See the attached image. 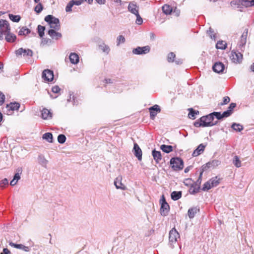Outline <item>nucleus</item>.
<instances>
[{"label": "nucleus", "mask_w": 254, "mask_h": 254, "mask_svg": "<svg viewBox=\"0 0 254 254\" xmlns=\"http://www.w3.org/2000/svg\"><path fill=\"white\" fill-rule=\"evenodd\" d=\"M69 58L70 62L73 64H76L79 62V56L75 53H71Z\"/></svg>", "instance_id": "obj_25"}, {"label": "nucleus", "mask_w": 254, "mask_h": 254, "mask_svg": "<svg viewBox=\"0 0 254 254\" xmlns=\"http://www.w3.org/2000/svg\"><path fill=\"white\" fill-rule=\"evenodd\" d=\"M45 30V27L44 26L39 25L37 27L38 33L39 35V36L42 38L44 35V31Z\"/></svg>", "instance_id": "obj_39"}, {"label": "nucleus", "mask_w": 254, "mask_h": 254, "mask_svg": "<svg viewBox=\"0 0 254 254\" xmlns=\"http://www.w3.org/2000/svg\"><path fill=\"white\" fill-rule=\"evenodd\" d=\"M221 163V162L218 160H213L211 161H209L208 163H206L205 165L202 166L201 169H202L203 171H205L207 170L208 169H213L218 166H219Z\"/></svg>", "instance_id": "obj_7"}, {"label": "nucleus", "mask_w": 254, "mask_h": 254, "mask_svg": "<svg viewBox=\"0 0 254 254\" xmlns=\"http://www.w3.org/2000/svg\"><path fill=\"white\" fill-rule=\"evenodd\" d=\"M16 55L17 56H21L22 54L23 56H27L32 57L33 55V52L30 49H24L22 48H19L16 51Z\"/></svg>", "instance_id": "obj_13"}, {"label": "nucleus", "mask_w": 254, "mask_h": 254, "mask_svg": "<svg viewBox=\"0 0 254 254\" xmlns=\"http://www.w3.org/2000/svg\"><path fill=\"white\" fill-rule=\"evenodd\" d=\"M203 123L201 122L200 120L197 121L194 123V126L196 127H203Z\"/></svg>", "instance_id": "obj_55"}, {"label": "nucleus", "mask_w": 254, "mask_h": 254, "mask_svg": "<svg viewBox=\"0 0 254 254\" xmlns=\"http://www.w3.org/2000/svg\"><path fill=\"white\" fill-rule=\"evenodd\" d=\"M42 77L46 82L52 81L54 78L53 71L50 69H45L42 72Z\"/></svg>", "instance_id": "obj_8"}, {"label": "nucleus", "mask_w": 254, "mask_h": 254, "mask_svg": "<svg viewBox=\"0 0 254 254\" xmlns=\"http://www.w3.org/2000/svg\"><path fill=\"white\" fill-rule=\"evenodd\" d=\"M209 183H210L211 187L212 188L216 187L220 183V179L218 178L217 177H215L211 178L209 180Z\"/></svg>", "instance_id": "obj_33"}, {"label": "nucleus", "mask_w": 254, "mask_h": 254, "mask_svg": "<svg viewBox=\"0 0 254 254\" xmlns=\"http://www.w3.org/2000/svg\"><path fill=\"white\" fill-rule=\"evenodd\" d=\"M122 176H119L116 178L114 181V185L117 189H121L122 190H126L127 187L122 182Z\"/></svg>", "instance_id": "obj_12"}, {"label": "nucleus", "mask_w": 254, "mask_h": 254, "mask_svg": "<svg viewBox=\"0 0 254 254\" xmlns=\"http://www.w3.org/2000/svg\"><path fill=\"white\" fill-rule=\"evenodd\" d=\"M173 12L175 14L176 16H178L180 15V11L179 9L175 7V8L174 9Z\"/></svg>", "instance_id": "obj_59"}, {"label": "nucleus", "mask_w": 254, "mask_h": 254, "mask_svg": "<svg viewBox=\"0 0 254 254\" xmlns=\"http://www.w3.org/2000/svg\"><path fill=\"white\" fill-rule=\"evenodd\" d=\"M99 4H104L105 3L106 0H95Z\"/></svg>", "instance_id": "obj_60"}, {"label": "nucleus", "mask_w": 254, "mask_h": 254, "mask_svg": "<svg viewBox=\"0 0 254 254\" xmlns=\"http://www.w3.org/2000/svg\"><path fill=\"white\" fill-rule=\"evenodd\" d=\"M177 64H181L183 63V60L181 59H178L174 61Z\"/></svg>", "instance_id": "obj_62"}, {"label": "nucleus", "mask_w": 254, "mask_h": 254, "mask_svg": "<svg viewBox=\"0 0 254 254\" xmlns=\"http://www.w3.org/2000/svg\"><path fill=\"white\" fill-rule=\"evenodd\" d=\"M150 50V47L148 46H146L142 47H137V48L133 49L132 53L134 55L145 54L149 53Z\"/></svg>", "instance_id": "obj_9"}, {"label": "nucleus", "mask_w": 254, "mask_h": 254, "mask_svg": "<svg viewBox=\"0 0 254 254\" xmlns=\"http://www.w3.org/2000/svg\"><path fill=\"white\" fill-rule=\"evenodd\" d=\"M17 183V181L14 180L13 179L10 181V185L12 186L15 185Z\"/></svg>", "instance_id": "obj_61"}, {"label": "nucleus", "mask_w": 254, "mask_h": 254, "mask_svg": "<svg viewBox=\"0 0 254 254\" xmlns=\"http://www.w3.org/2000/svg\"><path fill=\"white\" fill-rule=\"evenodd\" d=\"M56 29H50L48 31V34L53 39L58 40L62 38V35L61 33L56 31Z\"/></svg>", "instance_id": "obj_16"}, {"label": "nucleus", "mask_w": 254, "mask_h": 254, "mask_svg": "<svg viewBox=\"0 0 254 254\" xmlns=\"http://www.w3.org/2000/svg\"><path fill=\"white\" fill-rule=\"evenodd\" d=\"M0 21H2L5 22H3V24L5 26L7 27L6 29L4 30L3 32L1 33V37L2 38L0 39V40H2L3 39V35H5V39L6 41L8 42H14L16 39V36L10 33V27L9 24V23L7 21L4 19H0Z\"/></svg>", "instance_id": "obj_1"}, {"label": "nucleus", "mask_w": 254, "mask_h": 254, "mask_svg": "<svg viewBox=\"0 0 254 254\" xmlns=\"http://www.w3.org/2000/svg\"><path fill=\"white\" fill-rule=\"evenodd\" d=\"M213 69L217 73H222L225 69L224 64L221 62L216 63L213 66Z\"/></svg>", "instance_id": "obj_14"}, {"label": "nucleus", "mask_w": 254, "mask_h": 254, "mask_svg": "<svg viewBox=\"0 0 254 254\" xmlns=\"http://www.w3.org/2000/svg\"><path fill=\"white\" fill-rule=\"evenodd\" d=\"M38 163L45 168H47V164L48 161L46 159L44 156L42 154H40L38 157Z\"/></svg>", "instance_id": "obj_19"}, {"label": "nucleus", "mask_w": 254, "mask_h": 254, "mask_svg": "<svg viewBox=\"0 0 254 254\" xmlns=\"http://www.w3.org/2000/svg\"><path fill=\"white\" fill-rule=\"evenodd\" d=\"M213 117V119L215 117L217 120H221L224 118H227V117L224 115V112L221 114L220 112H214L211 113Z\"/></svg>", "instance_id": "obj_35"}, {"label": "nucleus", "mask_w": 254, "mask_h": 254, "mask_svg": "<svg viewBox=\"0 0 254 254\" xmlns=\"http://www.w3.org/2000/svg\"><path fill=\"white\" fill-rule=\"evenodd\" d=\"M232 62L235 64H240L243 60V55L238 52L232 51L229 55Z\"/></svg>", "instance_id": "obj_5"}, {"label": "nucleus", "mask_w": 254, "mask_h": 254, "mask_svg": "<svg viewBox=\"0 0 254 254\" xmlns=\"http://www.w3.org/2000/svg\"><path fill=\"white\" fill-rule=\"evenodd\" d=\"M199 211V207L196 206L190 208L188 212V216L190 219L193 218L195 214Z\"/></svg>", "instance_id": "obj_21"}, {"label": "nucleus", "mask_w": 254, "mask_h": 254, "mask_svg": "<svg viewBox=\"0 0 254 254\" xmlns=\"http://www.w3.org/2000/svg\"><path fill=\"white\" fill-rule=\"evenodd\" d=\"M20 107V104L18 102L10 103L9 105H7L6 108L12 111L18 110Z\"/></svg>", "instance_id": "obj_26"}, {"label": "nucleus", "mask_w": 254, "mask_h": 254, "mask_svg": "<svg viewBox=\"0 0 254 254\" xmlns=\"http://www.w3.org/2000/svg\"><path fill=\"white\" fill-rule=\"evenodd\" d=\"M135 16H136V19L135 21L136 24L138 25H141L143 22L142 18L141 17L139 13L135 15Z\"/></svg>", "instance_id": "obj_51"}, {"label": "nucleus", "mask_w": 254, "mask_h": 254, "mask_svg": "<svg viewBox=\"0 0 254 254\" xmlns=\"http://www.w3.org/2000/svg\"><path fill=\"white\" fill-rule=\"evenodd\" d=\"M236 103H231L229 105V107H228V109L227 111L224 112V115L227 116V117L230 116L233 113V109L236 107Z\"/></svg>", "instance_id": "obj_24"}, {"label": "nucleus", "mask_w": 254, "mask_h": 254, "mask_svg": "<svg viewBox=\"0 0 254 254\" xmlns=\"http://www.w3.org/2000/svg\"><path fill=\"white\" fill-rule=\"evenodd\" d=\"M9 17L11 21L15 22H19L21 18L19 15H15L12 14H9Z\"/></svg>", "instance_id": "obj_41"}, {"label": "nucleus", "mask_w": 254, "mask_h": 254, "mask_svg": "<svg viewBox=\"0 0 254 254\" xmlns=\"http://www.w3.org/2000/svg\"><path fill=\"white\" fill-rule=\"evenodd\" d=\"M9 245L15 248L18 249H21L23 250L25 252H29L30 251V249L28 247L25 246L22 244H16L13 242H10L9 243Z\"/></svg>", "instance_id": "obj_23"}, {"label": "nucleus", "mask_w": 254, "mask_h": 254, "mask_svg": "<svg viewBox=\"0 0 254 254\" xmlns=\"http://www.w3.org/2000/svg\"><path fill=\"white\" fill-rule=\"evenodd\" d=\"M230 101V98L228 96H225L223 98V101L222 102H221L220 104H219V105L220 106H223V105H226V104H228V103H229Z\"/></svg>", "instance_id": "obj_50"}, {"label": "nucleus", "mask_w": 254, "mask_h": 254, "mask_svg": "<svg viewBox=\"0 0 254 254\" xmlns=\"http://www.w3.org/2000/svg\"><path fill=\"white\" fill-rule=\"evenodd\" d=\"M203 172L204 171H203V170H202L201 171L200 173V174L199 175V177H198L197 180L196 181V183L197 184H198V185H200V183H201V180H202V174H203Z\"/></svg>", "instance_id": "obj_57"}, {"label": "nucleus", "mask_w": 254, "mask_h": 254, "mask_svg": "<svg viewBox=\"0 0 254 254\" xmlns=\"http://www.w3.org/2000/svg\"><path fill=\"white\" fill-rule=\"evenodd\" d=\"M152 155L153 156V159L155 161L156 164H158L160 163L161 160H162V155L160 151H156L155 149H154L152 151Z\"/></svg>", "instance_id": "obj_17"}, {"label": "nucleus", "mask_w": 254, "mask_h": 254, "mask_svg": "<svg viewBox=\"0 0 254 254\" xmlns=\"http://www.w3.org/2000/svg\"><path fill=\"white\" fill-rule=\"evenodd\" d=\"M30 32V30L26 27H23L18 32L19 35H26Z\"/></svg>", "instance_id": "obj_38"}, {"label": "nucleus", "mask_w": 254, "mask_h": 254, "mask_svg": "<svg viewBox=\"0 0 254 254\" xmlns=\"http://www.w3.org/2000/svg\"><path fill=\"white\" fill-rule=\"evenodd\" d=\"M8 181L7 179H4L0 182V188H3L5 186L8 185Z\"/></svg>", "instance_id": "obj_52"}, {"label": "nucleus", "mask_w": 254, "mask_h": 254, "mask_svg": "<svg viewBox=\"0 0 254 254\" xmlns=\"http://www.w3.org/2000/svg\"><path fill=\"white\" fill-rule=\"evenodd\" d=\"M43 138L48 142H53V135L51 132H46L43 135Z\"/></svg>", "instance_id": "obj_34"}, {"label": "nucleus", "mask_w": 254, "mask_h": 254, "mask_svg": "<svg viewBox=\"0 0 254 254\" xmlns=\"http://www.w3.org/2000/svg\"><path fill=\"white\" fill-rule=\"evenodd\" d=\"M160 149L163 152L166 153H169L173 151V146L171 145L162 144L160 146Z\"/></svg>", "instance_id": "obj_31"}, {"label": "nucleus", "mask_w": 254, "mask_h": 254, "mask_svg": "<svg viewBox=\"0 0 254 254\" xmlns=\"http://www.w3.org/2000/svg\"><path fill=\"white\" fill-rule=\"evenodd\" d=\"M163 12L166 15H169L173 12L172 7L169 4H164L162 7Z\"/></svg>", "instance_id": "obj_27"}, {"label": "nucleus", "mask_w": 254, "mask_h": 254, "mask_svg": "<svg viewBox=\"0 0 254 254\" xmlns=\"http://www.w3.org/2000/svg\"><path fill=\"white\" fill-rule=\"evenodd\" d=\"M117 45L119 46L121 43H124L125 42V38L122 36L120 35L117 37Z\"/></svg>", "instance_id": "obj_48"}, {"label": "nucleus", "mask_w": 254, "mask_h": 254, "mask_svg": "<svg viewBox=\"0 0 254 254\" xmlns=\"http://www.w3.org/2000/svg\"><path fill=\"white\" fill-rule=\"evenodd\" d=\"M52 117V113L50 110L47 109H43L41 111V117L44 120L51 119Z\"/></svg>", "instance_id": "obj_22"}, {"label": "nucleus", "mask_w": 254, "mask_h": 254, "mask_svg": "<svg viewBox=\"0 0 254 254\" xmlns=\"http://www.w3.org/2000/svg\"><path fill=\"white\" fill-rule=\"evenodd\" d=\"M190 112L189 113V117L190 119H194L195 118V116L196 114H198V111H195L193 110L192 108H190L189 109Z\"/></svg>", "instance_id": "obj_42"}, {"label": "nucleus", "mask_w": 254, "mask_h": 254, "mask_svg": "<svg viewBox=\"0 0 254 254\" xmlns=\"http://www.w3.org/2000/svg\"><path fill=\"white\" fill-rule=\"evenodd\" d=\"M227 47V43L224 41H219L216 44V48L218 49L224 50Z\"/></svg>", "instance_id": "obj_32"}, {"label": "nucleus", "mask_w": 254, "mask_h": 254, "mask_svg": "<svg viewBox=\"0 0 254 254\" xmlns=\"http://www.w3.org/2000/svg\"><path fill=\"white\" fill-rule=\"evenodd\" d=\"M1 254H11L10 252L6 248H4L3 250V252Z\"/></svg>", "instance_id": "obj_58"}, {"label": "nucleus", "mask_w": 254, "mask_h": 254, "mask_svg": "<svg viewBox=\"0 0 254 254\" xmlns=\"http://www.w3.org/2000/svg\"><path fill=\"white\" fill-rule=\"evenodd\" d=\"M175 54L173 53V52H171L170 53H169L168 55V57H167V60L168 61V62H170V63H172V62H174L175 61Z\"/></svg>", "instance_id": "obj_44"}, {"label": "nucleus", "mask_w": 254, "mask_h": 254, "mask_svg": "<svg viewBox=\"0 0 254 254\" xmlns=\"http://www.w3.org/2000/svg\"><path fill=\"white\" fill-rule=\"evenodd\" d=\"M72 2H73V1L70 0L67 4L65 7V10L66 12H70L72 11L71 8L73 6V3Z\"/></svg>", "instance_id": "obj_49"}, {"label": "nucleus", "mask_w": 254, "mask_h": 254, "mask_svg": "<svg viewBox=\"0 0 254 254\" xmlns=\"http://www.w3.org/2000/svg\"><path fill=\"white\" fill-rule=\"evenodd\" d=\"M170 164L174 171H178L183 169L184 162L182 159L179 157L172 158L170 160Z\"/></svg>", "instance_id": "obj_3"}, {"label": "nucleus", "mask_w": 254, "mask_h": 254, "mask_svg": "<svg viewBox=\"0 0 254 254\" xmlns=\"http://www.w3.org/2000/svg\"><path fill=\"white\" fill-rule=\"evenodd\" d=\"M161 200L162 201V202L160 208V213L161 215L165 216L168 214L170 207L169 204L166 201L164 196L163 195L162 196V199Z\"/></svg>", "instance_id": "obj_6"}, {"label": "nucleus", "mask_w": 254, "mask_h": 254, "mask_svg": "<svg viewBox=\"0 0 254 254\" xmlns=\"http://www.w3.org/2000/svg\"><path fill=\"white\" fill-rule=\"evenodd\" d=\"M66 140V137L64 134H60L58 136V141L60 143L63 144Z\"/></svg>", "instance_id": "obj_46"}, {"label": "nucleus", "mask_w": 254, "mask_h": 254, "mask_svg": "<svg viewBox=\"0 0 254 254\" xmlns=\"http://www.w3.org/2000/svg\"><path fill=\"white\" fill-rule=\"evenodd\" d=\"M71 1H73V2H72L73 5H79L83 3L84 0H72Z\"/></svg>", "instance_id": "obj_56"}, {"label": "nucleus", "mask_w": 254, "mask_h": 254, "mask_svg": "<svg viewBox=\"0 0 254 254\" xmlns=\"http://www.w3.org/2000/svg\"><path fill=\"white\" fill-rule=\"evenodd\" d=\"M231 127L235 131H242L244 127L243 126L240 125V124H237V123H233L232 126Z\"/></svg>", "instance_id": "obj_36"}, {"label": "nucleus", "mask_w": 254, "mask_h": 254, "mask_svg": "<svg viewBox=\"0 0 254 254\" xmlns=\"http://www.w3.org/2000/svg\"><path fill=\"white\" fill-rule=\"evenodd\" d=\"M205 148V145L203 144H199L197 147L193 151L192 153V156L193 157H196L202 153L204 150Z\"/></svg>", "instance_id": "obj_18"}, {"label": "nucleus", "mask_w": 254, "mask_h": 254, "mask_svg": "<svg viewBox=\"0 0 254 254\" xmlns=\"http://www.w3.org/2000/svg\"><path fill=\"white\" fill-rule=\"evenodd\" d=\"M43 7L41 3H38L34 7L35 11L37 13H40L43 10Z\"/></svg>", "instance_id": "obj_43"}, {"label": "nucleus", "mask_w": 254, "mask_h": 254, "mask_svg": "<svg viewBox=\"0 0 254 254\" xmlns=\"http://www.w3.org/2000/svg\"><path fill=\"white\" fill-rule=\"evenodd\" d=\"M233 162L237 168H239L241 166V162L237 156L234 157Z\"/></svg>", "instance_id": "obj_40"}, {"label": "nucleus", "mask_w": 254, "mask_h": 254, "mask_svg": "<svg viewBox=\"0 0 254 254\" xmlns=\"http://www.w3.org/2000/svg\"><path fill=\"white\" fill-rule=\"evenodd\" d=\"M212 187H211V185L210 183H209V181L206 182L203 186L202 190L204 191L208 190L209 189H211Z\"/></svg>", "instance_id": "obj_45"}, {"label": "nucleus", "mask_w": 254, "mask_h": 254, "mask_svg": "<svg viewBox=\"0 0 254 254\" xmlns=\"http://www.w3.org/2000/svg\"><path fill=\"white\" fill-rule=\"evenodd\" d=\"M60 90H61L60 88L57 85L53 86L52 88V92L55 93H59Z\"/></svg>", "instance_id": "obj_53"}, {"label": "nucleus", "mask_w": 254, "mask_h": 254, "mask_svg": "<svg viewBox=\"0 0 254 254\" xmlns=\"http://www.w3.org/2000/svg\"><path fill=\"white\" fill-rule=\"evenodd\" d=\"M171 198L174 200H177L180 199L182 196V191H174L171 194Z\"/></svg>", "instance_id": "obj_29"}, {"label": "nucleus", "mask_w": 254, "mask_h": 254, "mask_svg": "<svg viewBox=\"0 0 254 254\" xmlns=\"http://www.w3.org/2000/svg\"><path fill=\"white\" fill-rule=\"evenodd\" d=\"M150 119L153 120L157 114L161 112V109L158 105H155L149 108Z\"/></svg>", "instance_id": "obj_11"}, {"label": "nucleus", "mask_w": 254, "mask_h": 254, "mask_svg": "<svg viewBox=\"0 0 254 254\" xmlns=\"http://www.w3.org/2000/svg\"><path fill=\"white\" fill-rule=\"evenodd\" d=\"M23 170L22 167H18L15 170V173L13 177V179L17 182L20 179V176L22 173Z\"/></svg>", "instance_id": "obj_28"}, {"label": "nucleus", "mask_w": 254, "mask_h": 254, "mask_svg": "<svg viewBox=\"0 0 254 254\" xmlns=\"http://www.w3.org/2000/svg\"><path fill=\"white\" fill-rule=\"evenodd\" d=\"M247 31L246 32H244L241 36V39L239 44L240 47H243L246 44L247 41Z\"/></svg>", "instance_id": "obj_30"}, {"label": "nucleus", "mask_w": 254, "mask_h": 254, "mask_svg": "<svg viewBox=\"0 0 254 254\" xmlns=\"http://www.w3.org/2000/svg\"><path fill=\"white\" fill-rule=\"evenodd\" d=\"M128 10L129 12L134 14L135 15L138 13V7L134 3L130 2L128 6Z\"/></svg>", "instance_id": "obj_20"}, {"label": "nucleus", "mask_w": 254, "mask_h": 254, "mask_svg": "<svg viewBox=\"0 0 254 254\" xmlns=\"http://www.w3.org/2000/svg\"><path fill=\"white\" fill-rule=\"evenodd\" d=\"M4 22L2 21H0V39L2 38L1 33L3 32L5 29H6L7 27L3 25V23Z\"/></svg>", "instance_id": "obj_47"}, {"label": "nucleus", "mask_w": 254, "mask_h": 254, "mask_svg": "<svg viewBox=\"0 0 254 254\" xmlns=\"http://www.w3.org/2000/svg\"><path fill=\"white\" fill-rule=\"evenodd\" d=\"M200 120L201 122L203 123V127H212L216 125L218 123L217 121H213V117L211 113L207 116L201 117Z\"/></svg>", "instance_id": "obj_4"}, {"label": "nucleus", "mask_w": 254, "mask_h": 254, "mask_svg": "<svg viewBox=\"0 0 254 254\" xmlns=\"http://www.w3.org/2000/svg\"><path fill=\"white\" fill-rule=\"evenodd\" d=\"M231 6H233V5H236L237 4V2L236 0H232L231 1L230 3ZM238 4H239V3H238Z\"/></svg>", "instance_id": "obj_64"}, {"label": "nucleus", "mask_w": 254, "mask_h": 254, "mask_svg": "<svg viewBox=\"0 0 254 254\" xmlns=\"http://www.w3.org/2000/svg\"><path fill=\"white\" fill-rule=\"evenodd\" d=\"M5 96L1 92H0V105H1L4 102Z\"/></svg>", "instance_id": "obj_54"}, {"label": "nucleus", "mask_w": 254, "mask_h": 254, "mask_svg": "<svg viewBox=\"0 0 254 254\" xmlns=\"http://www.w3.org/2000/svg\"><path fill=\"white\" fill-rule=\"evenodd\" d=\"M44 19L50 25V27L52 28V29L59 30L60 29V22L58 18L52 15H48L45 17Z\"/></svg>", "instance_id": "obj_2"}, {"label": "nucleus", "mask_w": 254, "mask_h": 254, "mask_svg": "<svg viewBox=\"0 0 254 254\" xmlns=\"http://www.w3.org/2000/svg\"><path fill=\"white\" fill-rule=\"evenodd\" d=\"M100 49L104 53L108 54L110 51L109 47L106 45L105 43H103L99 45Z\"/></svg>", "instance_id": "obj_37"}, {"label": "nucleus", "mask_w": 254, "mask_h": 254, "mask_svg": "<svg viewBox=\"0 0 254 254\" xmlns=\"http://www.w3.org/2000/svg\"><path fill=\"white\" fill-rule=\"evenodd\" d=\"M180 235L175 228H173L169 232V242L170 243H176Z\"/></svg>", "instance_id": "obj_10"}, {"label": "nucleus", "mask_w": 254, "mask_h": 254, "mask_svg": "<svg viewBox=\"0 0 254 254\" xmlns=\"http://www.w3.org/2000/svg\"><path fill=\"white\" fill-rule=\"evenodd\" d=\"M190 167H191L190 166L186 167L184 170L185 173H187L189 172V171L190 170Z\"/></svg>", "instance_id": "obj_63"}, {"label": "nucleus", "mask_w": 254, "mask_h": 254, "mask_svg": "<svg viewBox=\"0 0 254 254\" xmlns=\"http://www.w3.org/2000/svg\"><path fill=\"white\" fill-rule=\"evenodd\" d=\"M134 154L140 161L142 159V151L139 146L136 143H134L133 146Z\"/></svg>", "instance_id": "obj_15"}]
</instances>
